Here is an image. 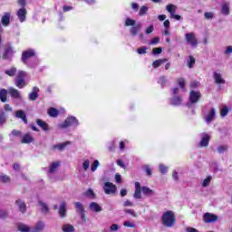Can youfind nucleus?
<instances>
[{
	"instance_id": "25",
	"label": "nucleus",
	"mask_w": 232,
	"mask_h": 232,
	"mask_svg": "<svg viewBox=\"0 0 232 232\" xmlns=\"http://www.w3.org/2000/svg\"><path fill=\"white\" fill-rule=\"evenodd\" d=\"M70 144H72L71 141H65V142H63V143L53 145V150H58V151H63V150L66 149V146H70Z\"/></svg>"
},
{
	"instance_id": "31",
	"label": "nucleus",
	"mask_w": 232,
	"mask_h": 232,
	"mask_svg": "<svg viewBox=\"0 0 232 232\" xmlns=\"http://www.w3.org/2000/svg\"><path fill=\"white\" fill-rule=\"evenodd\" d=\"M39 206L41 207V212L43 213V215L50 213V208H48V205L46 203L39 201Z\"/></svg>"
},
{
	"instance_id": "34",
	"label": "nucleus",
	"mask_w": 232,
	"mask_h": 232,
	"mask_svg": "<svg viewBox=\"0 0 232 232\" xmlns=\"http://www.w3.org/2000/svg\"><path fill=\"white\" fill-rule=\"evenodd\" d=\"M166 10L169 12V14H170V16H172L177 12V5L169 4L166 6Z\"/></svg>"
},
{
	"instance_id": "62",
	"label": "nucleus",
	"mask_w": 232,
	"mask_h": 232,
	"mask_svg": "<svg viewBox=\"0 0 232 232\" xmlns=\"http://www.w3.org/2000/svg\"><path fill=\"white\" fill-rule=\"evenodd\" d=\"M214 15L215 14L211 12L205 13V19H213Z\"/></svg>"
},
{
	"instance_id": "5",
	"label": "nucleus",
	"mask_w": 232,
	"mask_h": 232,
	"mask_svg": "<svg viewBox=\"0 0 232 232\" xmlns=\"http://www.w3.org/2000/svg\"><path fill=\"white\" fill-rule=\"evenodd\" d=\"M185 39L188 44H189V46H192V48H197V46H198V40L197 39V35H195V33L186 34Z\"/></svg>"
},
{
	"instance_id": "59",
	"label": "nucleus",
	"mask_w": 232,
	"mask_h": 232,
	"mask_svg": "<svg viewBox=\"0 0 232 232\" xmlns=\"http://www.w3.org/2000/svg\"><path fill=\"white\" fill-rule=\"evenodd\" d=\"M123 207L124 208H133V202L130 201V200H126L124 203H123Z\"/></svg>"
},
{
	"instance_id": "63",
	"label": "nucleus",
	"mask_w": 232,
	"mask_h": 232,
	"mask_svg": "<svg viewBox=\"0 0 232 232\" xmlns=\"http://www.w3.org/2000/svg\"><path fill=\"white\" fill-rule=\"evenodd\" d=\"M225 53H226V55H229V53H232V46L231 45H229L226 48Z\"/></svg>"
},
{
	"instance_id": "7",
	"label": "nucleus",
	"mask_w": 232,
	"mask_h": 232,
	"mask_svg": "<svg viewBox=\"0 0 232 232\" xmlns=\"http://www.w3.org/2000/svg\"><path fill=\"white\" fill-rule=\"evenodd\" d=\"M200 101V92L197 91H191L188 98V108H191V104H197Z\"/></svg>"
},
{
	"instance_id": "28",
	"label": "nucleus",
	"mask_w": 232,
	"mask_h": 232,
	"mask_svg": "<svg viewBox=\"0 0 232 232\" xmlns=\"http://www.w3.org/2000/svg\"><path fill=\"white\" fill-rule=\"evenodd\" d=\"M59 215L60 217H62V218H64V217H66V202L64 201L60 204Z\"/></svg>"
},
{
	"instance_id": "17",
	"label": "nucleus",
	"mask_w": 232,
	"mask_h": 232,
	"mask_svg": "<svg viewBox=\"0 0 232 232\" xmlns=\"http://www.w3.org/2000/svg\"><path fill=\"white\" fill-rule=\"evenodd\" d=\"M15 205L17 206L20 212L23 214L26 213V203L21 199H17L15 201Z\"/></svg>"
},
{
	"instance_id": "49",
	"label": "nucleus",
	"mask_w": 232,
	"mask_h": 232,
	"mask_svg": "<svg viewBox=\"0 0 232 232\" xmlns=\"http://www.w3.org/2000/svg\"><path fill=\"white\" fill-rule=\"evenodd\" d=\"M6 122V115L5 114L4 111L0 112V126H3Z\"/></svg>"
},
{
	"instance_id": "9",
	"label": "nucleus",
	"mask_w": 232,
	"mask_h": 232,
	"mask_svg": "<svg viewBox=\"0 0 232 232\" xmlns=\"http://www.w3.org/2000/svg\"><path fill=\"white\" fill-rule=\"evenodd\" d=\"M203 220L206 222V224H213L214 222H217L218 220V217L215 214L207 212L203 216Z\"/></svg>"
},
{
	"instance_id": "52",
	"label": "nucleus",
	"mask_w": 232,
	"mask_h": 232,
	"mask_svg": "<svg viewBox=\"0 0 232 232\" xmlns=\"http://www.w3.org/2000/svg\"><path fill=\"white\" fill-rule=\"evenodd\" d=\"M82 169L84 171H88L90 169V160H85L82 163Z\"/></svg>"
},
{
	"instance_id": "15",
	"label": "nucleus",
	"mask_w": 232,
	"mask_h": 232,
	"mask_svg": "<svg viewBox=\"0 0 232 232\" xmlns=\"http://www.w3.org/2000/svg\"><path fill=\"white\" fill-rule=\"evenodd\" d=\"M16 15L20 23H24V21H26V9L24 7L20 8L17 11Z\"/></svg>"
},
{
	"instance_id": "1",
	"label": "nucleus",
	"mask_w": 232,
	"mask_h": 232,
	"mask_svg": "<svg viewBox=\"0 0 232 232\" xmlns=\"http://www.w3.org/2000/svg\"><path fill=\"white\" fill-rule=\"evenodd\" d=\"M79 120L75 116H68L65 121L58 124L60 130H66V128H77L79 126Z\"/></svg>"
},
{
	"instance_id": "61",
	"label": "nucleus",
	"mask_w": 232,
	"mask_h": 232,
	"mask_svg": "<svg viewBox=\"0 0 232 232\" xmlns=\"http://www.w3.org/2000/svg\"><path fill=\"white\" fill-rule=\"evenodd\" d=\"M160 38L159 37H154L150 43L149 44H158V43H160Z\"/></svg>"
},
{
	"instance_id": "50",
	"label": "nucleus",
	"mask_w": 232,
	"mask_h": 232,
	"mask_svg": "<svg viewBox=\"0 0 232 232\" xmlns=\"http://www.w3.org/2000/svg\"><path fill=\"white\" fill-rule=\"evenodd\" d=\"M142 169H144L149 177H151V167H150V165H144Z\"/></svg>"
},
{
	"instance_id": "64",
	"label": "nucleus",
	"mask_w": 232,
	"mask_h": 232,
	"mask_svg": "<svg viewBox=\"0 0 232 232\" xmlns=\"http://www.w3.org/2000/svg\"><path fill=\"white\" fill-rule=\"evenodd\" d=\"M111 231H119V225L117 224H112L111 226Z\"/></svg>"
},
{
	"instance_id": "26",
	"label": "nucleus",
	"mask_w": 232,
	"mask_h": 232,
	"mask_svg": "<svg viewBox=\"0 0 232 232\" xmlns=\"http://www.w3.org/2000/svg\"><path fill=\"white\" fill-rule=\"evenodd\" d=\"M60 167H61V162L53 161V163H51V165L49 167V172L50 173H55V172L58 171Z\"/></svg>"
},
{
	"instance_id": "24",
	"label": "nucleus",
	"mask_w": 232,
	"mask_h": 232,
	"mask_svg": "<svg viewBox=\"0 0 232 232\" xmlns=\"http://www.w3.org/2000/svg\"><path fill=\"white\" fill-rule=\"evenodd\" d=\"M15 117L16 119H21L23 121V122H24V124H28V120L26 119V114L19 110L15 111Z\"/></svg>"
},
{
	"instance_id": "18",
	"label": "nucleus",
	"mask_w": 232,
	"mask_h": 232,
	"mask_svg": "<svg viewBox=\"0 0 232 232\" xmlns=\"http://www.w3.org/2000/svg\"><path fill=\"white\" fill-rule=\"evenodd\" d=\"M89 208L90 210L94 211V213H101V211H102V207H101L100 204L96 202H92L89 205Z\"/></svg>"
},
{
	"instance_id": "27",
	"label": "nucleus",
	"mask_w": 232,
	"mask_h": 232,
	"mask_svg": "<svg viewBox=\"0 0 232 232\" xmlns=\"http://www.w3.org/2000/svg\"><path fill=\"white\" fill-rule=\"evenodd\" d=\"M14 53H15L14 48L8 47L4 53V59H11V57H14Z\"/></svg>"
},
{
	"instance_id": "37",
	"label": "nucleus",
	"mask_w": 232,
	"mask_h": 232,
	"mask_svg": "<svg viewBox=\"0 0 232 232\" xmlns=\"http://www.w3.org/2000/svg\"><path fill=\"white\" fill-rule=\"evenodd\" d=\"M48 115L50 117H58L59 116V110L55 109V108H50L47 111Z\"/></svg>"
},
{
	"instance_id": "22",
	"label": "nucleus",
	"mask_w": 232,
	"mask_h": 232,
	"mask_svg": "<svg viewBox=\"0 0 232 232\" xmlns=\"http://www.w3.org/2000/svg\"><path fill=\"white\" fill-rule=\"evenodd\" d=\"M10 17H11L10 13L4 14V15L2 16V19H1V23H2L3 26L10 25Z\"/></svg>"
},
{
	"instance_id": "30",
	"label": "nucleus",
	"mask_w": 232,
	"mask_h": 232,
	"mask_svg": "<svg viewBox=\"0 0 232 232\" xmlns=\"http://www.w3.org/2000/svg\"><path fill=\"white\" fill-rule=\"evenodd\" d=\"M141 192L143 195H147L148 197H153V195H155V190L148 187H141Z\"/></svg>"
},
{
	"instance_id": "10",
	"label": "nucleus",
	"mask_w": 232,
	"mask_h": 232,
	"mask_svg": "<svg viewBox=\"0 0 232 232\" xmlns=\"http://www.w3.org/2000/svg\"><path fill=\"white\" fill-rule=\"evenodd\" d=\"M211 140V135L209 133H202L201 134V140L199 142L200 148H208L209 146V140Z\"/></svg>"
},
{
	"instance_id": "21",
	"label": "nucleus",
	"mask_w": 232,
	"mask_h": 232,
	"mask_svg": "<svg viewBox=\"0 0 232 232\" xmlns=\"http://www.w3.org/2000/svg\"><path fill=\"white\" fill-rule=\"evenodd\" d=\"M36 124L37 126H39L40 128H42V130L44 131H48L50 130V126L48 125V123H46V121H44L41 119H37L36 120Z\"/></svg>"
},
{
	"instance_id": "51",
	"label": "nucleus",
	"mask_w": 232,
	"mask_h": 232,
	"mask_svg": "<svg viewBox=\"0 0 232 232\" xmlns=\"http://www.w3.org/2000/svg\"><path fill=\"white\" fill-rule=\"evenodd\" d=\"M160 171L162 175H166V173H168V167L164 164H160Z\"/></svg>"
},
{
	"instance_id": "46",
	"label": "nucleus",
	"mask_w": 232,
	"mask_h": 232,
	"mask_svg": "<svg viewBox=\"0 0 232 232\" xmlns=\"http://www.w3.org/2000/svg\"><path fill=\"white\" fill-rule=\"evenodd\" d=\"M229 113V109L227 106H223L220 110V116L221 117H226Z\"/></svg>"
},
{
	"instance_id": "41",
	"label": "nucleus",
	"mask_w": 232,
	"mask_h": 232,
	"mask_svg": "<svg viewBox=\"0 0 232 232\" xmlns=\"http://www.w3.org/2000/svg\"><path fill=\"white\" fill-rule=\"evenodd\" d=\"M63 232H74L75 228L73 227V226H72L70 224H66L63 227Z\"/></svg>"
},
{
	"instance_id": "45",
	"label": "nucleus",
	"mask_w": 232,
	"mask_h": 232,
	"mask_svg": "<svg viewBox=\"0 0 232 232\" xmlns=\"http://www.w3.org/2000/svg\"><path fill=\"white\" fill-rule=\"evenodd\" d=\"M228 147L227 145H220L218 147V152L222 155V153H226L227 151Z\"/></svg>"
},
{
	"instance_id": "12",
	"label": "nucleus",
	"mask_w": 232,
	"mask_h": 232,
	"mask_svg": "<svg viewBox=\"0 0 232 232\" xmlns=\"http://www.w3.org/2000/svg\"><path fill=\"white\" fill-rule=\"evenodd\" d=\"M230 10H231L230 3L227 2V1H223L221 3V14H222V15H229Z\"/></svg>"
},
{
	"instance_id": "2",
	"label": "nucleus",
	"mask_w": 232,
	"mask_h": 232,
	"mask_svg": "<svg viewBox=\"0 0 232 232\" xmlns=\"http://www.w3.org/2000/svg\"><path fill=\"white\" fill-rule=\"evenodd\" d=\"M162 224L165 225L167 227H173L175 225V214L173 211L169 210L163 213L162 218Z\"/></svg>"
},
{
	"instance_id": "23",
	"label": "nucleus",
	"mask_w": 232,
	"mask_h": 232,
	"mask_svg": "<svg viewBox=\"0 0 232 232\" xmlns=\"http://www.w3.org/2000/svg\"><path fill=\"white\" fill-rule=\"evenodd\" d=\"M216 113H217V111H215V109H211L209 111V112L208 113V115L205 118V121L208 124H209V122H211L215 120Z\"/></svg>"
},
{
	"instance_id": "6",
	"label": "nucleus",
	"mask_w": 232,
	"mask_h": 232,
	"mask_svg": "<svg viewBox=\"0 0 232 232\" xmlns=\"http://www.w3.org/2000/svg\"><path fill=\"white\" fill-rule=\"evenodd\" d=\"M103 190L105 195H115V193H117V186L111 182H105Z\"/></svg>"
},
{
	"instance_id": "42",
	"label": "nucleus",
	"mask_w": 232,
	"mask_h": 232,
	"mask_svg": "<svg viewBox=\"0 0 232 232\" xmlns=\"http://www.w3.org/2000/svg\"><path fill=\"white\" fill-rule=\"evenodd\" d=\"M99 166H101V162H99L98 160H94L91 165V171L94 173V171H97V168H99Z\"/></svg>"
},
{
	"instance_id": "38",
	"label": "nucleus",
	"mask_w": 232,
	"mask_h": 232,
	"mask_svg": "<svg viewBox=\"0 0 232 232\" xmlns=\"http://www.w3.org/2000/svg\"><path fill=\"white\" fill-rule=\"evenodd\" d=\"M158 84H160L162 88L168 84V78L166 76H160L158 79Z\"/></svg>"
},
{
	"instance_id": "56",
	"label": "nucleus",
	"mask_w": 232,
	"mask_h": 232,
	"mask_svg": "<svg viewBox=\"0 0 232 232\" xmlns=\"http://www.w3.org/2000/svg\"><path fill=\"white\" fill-rule=\"evenodd\" d=\"M0 182H10V178L6 175L0 176Z\"/></svg>"
},
{
	"instance_id": "20",
	"label": "nucleus",
	"mask_w": 232,
	"mask_h": 232,
	"mask_svg": "<svg viewBox=\"0 0 232 232\" xmlns=\"http://www.w3.org/2000/svg\"><path fill=\"white\" fill-rule=\"evenodd\" d=\"M22 144H30L34 142V137L30 133H26L22 137Z\"/></svg>"
},
{
	"instance_id": "58",
	"label": "nucleus",
	"mask_w": 232,
	"mask_h": 232,
	"mask_svg": "<svg viewBox=\"0 0 232 232\" xmlns=\"http://www.w3.org/2000/svg\"><path fill=\"white\" fill-rule=\"evenodd\" d=\"M123 226L125 227H135V223H132L131 221H125Z\"/></svg>"
},
{
	"instance_id": "40",
	"label": "nucleus",
	"mask_w": 232,
	"mask_h": 232,
	"mask_svg": "<svg viewBox=\"0 0 232 232\" xmlns=\"http://www.w3.org/2000/svg\"><path fill=\"white\" fill-rule=\"evenodd\" d=\"M136 23H137V21H135L130 17H127L125 19L124 26H132L133 27V26H135Z\"/></svg>"
},
{
	"instance_id": "19",
	"label": "nucleus",
	"mask_w": 232,
	"mask_h": 232,
	"mask_svg": "<svg viewBox=\"0 0 232 232\" xmlns=\"http://www.w3.org/2000/svg\"><path fill=\"white\" fill-rule=\"evenodd\" d=\"M39 97V89L37 87H34L32 92L29 94L30 101H37Z\"/></svg>"
},
{
	"instance_id": "3",
	"label": "nucleus",
	"mask_w": 232,
	"mask_h": 232,
	"mask_svg": "<svg viewBox=\"0 0 232 232\" xmlns=\"http://www.w3.org/2000/svg\"><path fill=\"white\" fill-rule=\"evenodd\" d=\"M24 77H26V72L18 70L16 73V79H14V85L16 88L22 90L26 86V81H24Z\"/></svg>"
},
{
	"instance_id": "44",
	"label": "nucleus",
	"mask_w": 232,
	"mask_h": 232,
	"mask_svg": "<svg viewBox=\"0 0 232 232\" xmlns=\"http://www.w3.org/2000/svg\"><path fill=\"white\" fill-rule=\"evenodd\" d=\"M187 63H188V68H193L196 63L195 57L189 55Z\"/></svg>"
},
{
	"instance_id": "32",
	"label": "nucleus",
	"mask_w": 232,
	"mask_h": 232,
	"mask_svg": "<svg viewBox=\"0 0 232 232\" xmlns=\"http://www.w3.org/2000/svg\"><path fill=\"white\" fill-rule=\"evenodd\" d=\"M140 28H141L140 24H138L137 25H133L130 30V35H132V37H135V35H137V34L140 32Z\"/></svg>"
},
{
	"instance_id": "35",
	"label": "nucleus",
	"mask_w": 232,
	"mask_h": 232,
	"mask_svg": "<svg viewBox=\"0 0 232 232\" xmlns=\"http://www.w3.org/2000/svg\"><path fill=\"white\" fill-rule=\"evenodd\" d=\"M7 95H8V91H6L5 89H1L0 90V101L2 102H6L7 101Z\"/></svg>"
},
{
	"instance_id": "55",
	"label": "nucleus",
	"mask_w": 232,
	"mask_h": 232,
	"mask_svg": "<svg viewBox=\"0 0 232 232\" xmlns=\"http://www.w3.org/2000/svg\"><path fill=\"white\" fill-rule=\"evenodd\" d=\"M125 213L131 215V217H137V213H135L133 208L125 209Z\"/></svg>"
},
{
	"instance_id": "4",
	"label": "nucleus",
	"mask_w": 232,
	"mask_h": 232,
	"mask_svg": "<svg viewBox=\"0 0 232 232\" xmlns=\"http://www.w3.org/2000/svg\"><path fill=\"white\" fill-rule=\"evenodd\" d=\"M179 92L180 89L179 87L172 89V93L174 96L169 100L172 106H180L182 104V97L178 96Z\"/></svg>"
},
{
	"instance_id": "13",
	"label": "nucleus",
	"mask_w": 232,
	"mask_h": 232,
	"mask_svg": "<svg viewBox=\"0 0 232 232\" xmlns=\"http://www.w3.org/2000/svg\"><path fill=\"white\" fill-rule=\"evenodd\" d=\"M44 227H46V225L43 220H40L31 228V232H43L44 231Z\"/></svg>"
},
{
	"instance_id": "43",
	"label": "nucleus",
	"mask_w": 232,
	"mask_h": 232,
	"mask_svg": "<svg viewBox=\"0 0 232 232\" xmlns=\"http://www.w3.org/2000/svg\"><path fill=\"white\" fill-rule=\"evenodd\" d=\"M213 179V178H212L211 176L207 177V178L203 180V182H202V184H201L202 188H208V186H209V184H211V179Z\"/></svg>"
},
{
	"instance_id": "33",
	"label": "nucleus",
	"mask_w": 232,
	"mask_h": 232,
	"mask_svg": "<svg viewBox=\"0 0 232 232\" xmlns=\"http://www.w3.org/2000/svg\"><path fill=\"white\" fill-rule=\"evenodd\" d=\"M17 229L21 232H32V228L23 223L18 224Z\"/></svg>"
},
{
	"instance_id": "60",
	"label": "nucleus",
	"mask_w": 232,
	"mask_h": 232,
	"mask_svg": "<svg viewBox=\"0 0 232 232\" xmlns=\"http://www.w3.org/2000/svg\"><path fill=\"white\" fill-rule=\"evenodd\" d=\"M117 164L120 166V168L126 169V164L124 163V161H122V160H118Z\"/></svg>"
},
{
	"instance_id": "57",
	"label": "nucleus",
	"mask_w": 232,
	"mask_h": 232,
	"mask_svg": "<svg viewBox=\"0 0 232 232\" xmlns=\"http://www.w3.org/2000/svg\"><path fill=\"white\" fill-rule=\"evenodd\" d=\"M130 8L133 10V12H139V4L137 3H131Z\"/></svg>"
},
{
	"instance_id": "8",
	"label": "nucleus",
	"mask_w": 232,
	"mask_h": 232,
	"mask_svg": "<svg viewBox=\"0 0 232 232\" xmlns=\"http://www.w3.org/2000/svg\"><path fill=\"white\" fill-rule=\"evenodd\" d=\"M35 55V50L34 49H28L23 52L22 53V63L24 64H28V59H31V57H34Z\"/></svg>"
},
{
	"instance_id": "47",
	"label": "nucleus",
	"mask_w": 232,
	"mask_h": 232,
	"mask_svg": "<svg viewBox=\"0 0 232 232\" xmlns=\"http://www.w3.org/2000/svg\"><path fill=\"white\" fill-rule=\"evenodd\" d=\"M148 10H149L148 6L146 5L141 6L139 11V15L140 16L146 15V14H148Z\"/></svg>"
},
{
	"instance_id": "53",
	"label": "nucleus",
	"mask_w": 232,
	"mask_h": 232,
	"mask_svg": "<svg viewBox=\"0 0 232 232\" xmlns=\"http://www.w3.org/2000/svg\"><path fill=\"white\" fill-rule=\"evenodd\" d=\"M147 50H148V47L142 46V47L137 49V53H138L140 55H144V54L146 53Z\"/></svg>"
},
{
	"instance_id": "54",
	"label": "nucleus",
	"mask_w": 232,
	"mask_h": 232,
	"mask_svg": "<svg viewBox=\"0 0 232 232\" xmlns=\"http://www.w3.org/2000/svg\"><path fill=\"white\" fill-rule=\"evenodd\" d=\"M75 208H76V209H78V211L80 213H83L84 208L82 207V204L81 202H76L75 203Z\"/></svg>"
},
{
	"instance_id": "11",
	"label": "nucleus",
	"mask_w": 232,
	"mask_h": 232,
	"mask_svg": "<svg viewBox=\"0 0 232 232\" xmlns=\"http://www.w3.org/2000/svg\"><path fill=\"white\" fill-rule=\"evenodd\" d=\"M134 186H135V191L133 194V198H137L138 200H140V198H142V193H141L142 187H140V182L136 181Z\"/></svg>"
},
{
	"instance_id": "29",
	"label": "nucleus",
	"mask_w": 232,
	"mask_h": 232,
	"mask_svg": "<svg viewBox=\"0 0 232 232\" xmlns=\"http://www.w3.org/2000/svg\"><path fill=\"white\" fill-rule=\"evenodd\" d=\"M17 68L15 67H11L7 70L5 71V75H8L9 77H15L17 75Z\"/></svg>"
},
{
	"instance_id": "36",
	"label": "nucleus",
	"mask_w": 232,
	"mask_h": 232,
	"mask_svg": "<svg viewBox=\"0 0 232 232\" xmlns=\"http://www.w3.org/2000/svg\"><path fill=\"white\" fill-rule=\"evenodd\" d=\"M164 63H168V59L156 60L152 63V66H153V68H159L160 66H162V64H164Z\"/></svg>"
},
{
	"instance_id": "14",
	"label": "nucleus",
	"mask_w": 232,
	"mask_h": 232,
	"mask_svg": "<svg viewBox=\"0 0 232 232\" xmlns=\"http://www.w3.org/2000/svg\"><path fill=\"white\" fill-rule=\"evenodd\" d=\"M213 79L216 84H226V80H224V77H222L219 72H213Z\"/></svg>"
},
{
	"instance_id": "16",
	"label": "nucleus",
	"mask_w": 232,
	"mask_h": 232,
	"mask_svg": "<svg viewBox=\"0 0 232 232\" xmlns=\"http://www.w3.org/2000/svg\"><path fill=\"white\" fill-rule=\"evenodd\" d=\"M8 93L13 97V99H21V92L15 88L10 87L8 89Z\"/></svg>"
},
{
	"instance_id": "39",
	"label": "nucleus",
	"mask_w": 232,
	"mask_h": 232,
	"mask_svg": "<svg viewBox=\"0 0 232 232\" xmlns=\"http://www.w3.org/2000/svg\"><path fill=\"white\" fill-rule=\"evenodd\" d=\"M178 84H179L181 92H186V89H185L186 80L184 78H179L178 79Z\"/></svg>"
},
{
	"instance_id": "48",
	"label": "nucleus",
	"mask_w": 232,
	"mask_h": 232,
	"mask_svg": "<svg viewBox=\"0 0 232 232\" xmlns=\"http://www.w3.org/2000/svg\"><path fill=\"white\" fill-rule=\"evenodd\" d=\"M85 197H88V198H95V192H93V189L89 188V189L85 192Z\"/></svg>"
}]
</instances>
